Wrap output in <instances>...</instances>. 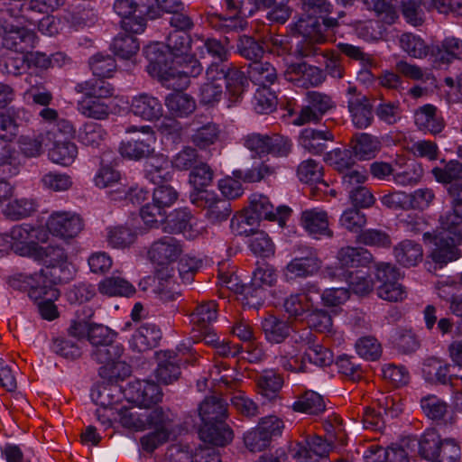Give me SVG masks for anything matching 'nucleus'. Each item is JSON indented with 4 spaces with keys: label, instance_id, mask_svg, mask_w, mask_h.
Instances as JSON below:
<instances>
[{
    "label": "nucleus",
    "instance_id": "f257e3e1",
    "mask_svg": "<svg viewBox=\"0 0 462 462\" xmlns=\"http://www.w3.org/2000/svg\"><path fill=\"white\" fill-rule=\"evenodd\" d=\"M152 47L147 51V72L157 78L162 85L175 90H183L189 86L190 78L199 76L203 70L199 60L190 53L185 59H175L167 63L166 56Z\"/></svg>",
    "mask_w": 462,
    "mask_h": 462
},
{
    "label": "nucleus",
    "instance_id": "f03ea898",
    "mask_svg": "<svg viewBox=\"0 0 462 462\" xmlns=\"http://www.w3.org/2000/svg\"><path fill=\"white\" fill-rule=\"evenodd\" d=\"M77 93L83 94L78 101V111L88 118L106 120L113 113L112 102L108 99L114 95L115 88L106 80L90 79L75 86Z\"/></svg>",
    "mask_w": 462,
    "mask_h": 462
},
{
    "label": "nucleus",
    "instance_id": "7ed1b4c3",
    "mask_svg": "<svg viewBox=\"0 0 462 462\" xmlns=\"http://www.w3.org/2000/svg\"><path fill=\"white\" fill-rule=\"evenodd\" d=\"M301 16L290 25L292 33H311L318 40L324 33L334 32L339 26L337 19L328 17L332 5L328 0H301Z\"/></svg>",
    "mask_w": 462,
    "mask_h": 462
},
{
    "label": "nucleus",
    "instance_id": "20e7f679",
    "mask_svg": "<svg viewBox=\"0 0 462 462\" xmlns=\"http://www.w3.org/2000/svg\"><path fill=\"white\" fill-rule=\"evenodd\" d=\"M208 79H224L226 91L224 99L227 108L239 106L245 97L250 82L244 71L232 64L211 63L207 69Z\"/></svg>",
    "mask_w": 462,
    "mask_h": 462
},
{
    "label": "nucleus",
    "instance_id": "39448f33",
    "mask_svg": "<svg viewBox=\"0 0 462 462\" xmlns=\"http://www.w3.org/2000/svg\"><path fill=\"white\" fill-rule=\"evenodd\" d=\"M336 108L337 103L330 95L318 90H308L304 96V105L296 115L292 124L299 126L319 124L323 116Z\"/></svg>",
    "mask_w": 462,
    "mask_h": 462
},
{
    "label": "nucleus",
    "instance_id": "423d86ee",
    "mask_svg": "<svg viewBox=\"0 0 462 462\" xmlns=\"http://www.w3.org/2000/svg\"><path fill=\"white\" fill-rule=\"evenodd\" d=\"M155 371L156 378L163 384H171L180 375V363L193 365L197 357L192 347L185 343L177 346V352L163 351Z\"/></svg>",
    "mask_w": 462,
    "mask_h": 462
},
{
    "label": "nucleus",
    "instance_id": "0eeeda50",
    "mask_svg": "<svg viewBox=\"0 0 462 462\" xmlns=\"http://www.w3.org/2000/svg\"><path fill=\"white\" fill-rule=\"evenodd\" d=\"M115 13L121 17L123 31L133 33H142L147 25V16L152 7L138 5L134 0H116L113 5Z\"/></svg>",
    "mask_w": 462,
    "mask_h": 462
},
{
    "label": "nucleus",
    "instance_id": "6e6552de",
    "mask_svg": "<svg viewBox=\"0 0 462 462\" xmlns=\"http://www.w3.org/2000/svg\"><path fill=\"white\" fill-rule=\"evenodd\" d=\"M190 202L206 210V217L211 223L226 220L231 214V203L221 199L213 191L207 189L194 190L189 195Z\"/></svg>",
    "mask_w": 462,
    "mask_h": 462
},
{
    "label": "nucleus",
    "instance_id": "1a4fd4ad",
    "mask_svg": "<svg viewBox=\"0 0 462 462\" xmlns=\"http://www.w3.org/2000/svg\"><path fill=\"white\" fill-rule=\"evenodd\" d=\"M66 0H13L5 12L12 17H23L34 23L33 14H48L58 10Z\"/></svg>",
    "mask_w": 462,
    "mask_h": 462
},
{
    "label": "nucleus",
    "instance_id": "9d476101",
    "mask_svg": "<svg viewBox=\"0 0 462 462\" xmlns=\"http://www.w3.org/2000/svg\"><path fill=\"white\" fill-rule=\"evenodd\" d=\"M192 40L189 32L172 31L166 37L165 44L153 43L144 48L143 52L147 59V51L152 47H157L159 51L166 56L167 63L175 59H185L191 52Z\"/></svg>",
    "mask_w": 462,
    "mask_h": 462
},
{
    "label": "nucleus",
    "instance_id": "9b49d317",
    "mask_svg": "<svg viewBox=\"0 0 462 462\" xmlns=\"http://www.w3.org/2000/svg\"><path fill=\"white\" fill-rule=\"evenodd\" d=\"M31 120L30 112L23 106H10L0 112V142L13 143L19 134L20 127Z\"/></svg>",
    "mask_w": 462,
    "mask_h": 462
},
{
    "label": "nucleus",
    "instance_id": "f8f14e48",
    "mask_svg": "<svg viewBox=\"0 0 462 462\" xmlns=\"http://www.w3.org/2000/svg\"><path fill=\"white\" fill-rule=\"evenodd\" d=\"M286 79L298 88H315L321 85L326 75L321 69L306 62L291 63L286 69Z\"/></svg>",
    "mask_w": 462,
    "mask_h": 462
},
{
    "label": "nucleus",
    "instance_id": "ddd939ff",
    "mask_svg": "<svg viewBox=\"0 0 462 462\" xmlns=\"http://www.w3.org/2000/svg\"><path fill=\"white\" fill-rule=\"evenodd\" d=\"M182 251L180 241L173 236H165L151 245L148 257L155 264L169 265L180 258Z\"/></svg>",
    "mask_w": 462,
    "mask_h": 462
},
{
    "label": "nucleus",
    "instance_id": "4468645a",
    "mask_svg": "<svg viewBox=\"0 0 462 462\" xmlns=\"http://www.w3.org/2000/svg\"><path fill=\"white\" fill-rule=\"evenodd\" d=\"M423 240L425 243L434 244L435 247L432 249L430 256L436 263L444 265L459 257V250L457 245L462 241H454L452 238H448V236L442 233L433 235L430 232L423 233Z\"/></svg>",
    "mask_w": 462,
    "mask_h": 462
},
{
    "label": "nucleus",
    "instance_id": "2eb2a0df",
    "mask_svg": "<svg viewBox=\"0 0 462 462\" xmlns=\"http://www.w3.org/2000/svg\"><path fill=\"white\" fill-rule=\"evenodd\" d=\"M420 408L424 415L436 425H453L456 415L450 406L441 398L434 394H429L420 399Z\"/></svg>",
    "mask_w": 462,
    "mask_h": 462
},
{
    "label": "nucleus",
    "instance_id": "dca6fc26",
    "mask_svg": "<svg viewBox=\"0 0 462 462\" xmlns=\"http://www.w3.org/2000/svg\"><path fill=\"white\" fill-rule=\"evenodd\" d=\"M125 394L132 402L145 408L160 402L162 396L158 384L140 380L130 382L125 390Z\"/></svg>",
    "mask_w": 462,
    "mask_h": 462
},
{
    "label": "nucleus",
    "instance_id": "f3484780",
    "mask_svg": "<svg viewBox=\"0 0 462 462\" xmlns=\"http://www.w3.org/2000/svg\"><path fill=\"white\" fill-rule=\"evenodd\" d=\"M47 227L53 236L69 239L78 236L83 228V223L78 215L54 212L47 221Z\"/></svg>",
    "mask_w": 462,
    "mask_h": 462
},
{
    "label": "nucleus",
    "instance_id": "a211bd4d",
    "mask_svg": "<svg viewBox=\"0 0 462 462\" xmlns=\"http://www.w3.org/2000/svg\"><path fill=\"white\" fill-rule=\"evenodd\" d=\"M37 42V34L25 27L12 26L8 31H5L2 39V44L5 49L20 54H26L32 51Z\"/></svg>",
    "mask_w": 462,
    "mask_h": 462
},
{
    "label": "nucleus",
    "instance_id": "6ab92c4d",
    "mask_svg": "<svg viewBox=\"0 0 462 462\" xmlns=\"http://www.w3.org/2000/svg\"><path fill=\"white\" fill-rule=\"evenodd\" d=\"M60 295V291L51 285L34 287L30 292V298L38 302L37 307L41 317L49 321L56 319L60 315L54 303Z\"/></svg>",
    "mask_w": 462,
    "mask_h": 462
},
{
    "label": "nucleus",
    "instance_id": "aec40b11",
    "mask_svg": "<svg viewBox=\"0 0 462 462\" xmlns=\"http://www.w3.org/2000/svg\"><path fill=\"white\" fill-rule=\"evenodd\" d=\"M130 111L143 120L154 122L163 116V106L158 97L141 93L132 98Z\"/></svg>",
    "mask_w": 462,
    "mask_h": 462
},
{
    "label": "nucleus",
    "instance_id": "412c9836",
    "mask_svg": "<svg viewBox=\"0 0 462 462\" xmlns=\"http://www.w3.org/2000/svg\"><path fill=\"white\" fill-rule=\"evenodd\" d=\"M335 136L331 130L304 128L299 135V144L313 155H321L328 148V142H334Z\"/></svg>",
    "mask_w": 462,
    "mask_h": 462
},
{
    "label": "nucleus",
    "instance_id": "4be33fe9",
    "mask_svg": "<svg viewBox=\"0 0 462 462\" xmlns=\"http://www.w3.org/2000/svg\"><path fill=\"white\" fill-rule=\"evenodd\" d=\"M332 278L345 281L353 293L359 296L369 294L374 288V282L370 275L362 270H343L342 268H335L329 273Z\"/></svg>",
    "mask_w": 462,
    "mask_h": 462
},
{
    "label": "nucleus",
    "instance_id": "5701e85b",
    "mask_svg": "<svg viewBox=\"0 0 462 462\" xmlns=\"http://www.w3.org/2000/svg\"><path fill=\"white\" fill-rule=\"evenodd\" d=\"M300 223L304 229L317 239L322 236L331 238L333 231L329 228L328 213L319 208L306 209L301 212Z\"/></svg>",
    "mask_w": 462,
    "mask_h": 462
},
{
    "label": "nucleus",
    "instance_id": "b1692460",
    "mask_svg": "<svg viewBox=\"0 0 462 462\" xmlns=\"http://www.w3.org/2000/svg\"><path fill=\"white\" fill-rule=\"evenodd\" d=\"M452 208L439 217V228L442 234L454 241H462V197L457 194L452 199Z\"/></svg>",
    "mask_w": 462,
    "mask_h": 462
},
{
    "label": "nucleus",
    "instance_id": "393cba45",
    "mask_svg": "<svg viewBox=\"0 0 462 462\" xmlns=\"http://www.w3.org/2000/svg\"><path fill=\"white\" fill-rule=\"evenodd\" d=\"M196 218L187 208L174 209L165 218L163 231L169 234H183L188 237L195 235Z\"/></svg>",
    "mask_w": 462,
    "mask_h": 462
},
{
    "label": "nucleus",
    "instance_id": "a878e982",
    "mask_svg": "<svg viewBox=\"0 0 462 462\" xmlns=\"http://www.w3.org/2000/svg\"><path fill=\"white\" fill-rule=\"evenodd\" d=\"M347 109L356 128L365 129L374 122L373 105L366 96L348 98Z\"/></svg>",
    "mask_w": 462,
    "mask_h": 462
},
{
    "label": "nucleus",
    "instance_id": "bb28decb",
    "mask_svg": "<svg viewBox=\"0 0 462 462\" xmlns=\"http://www.w3.org/2000/svg\"><path fill=\"white\" fill-rule=\"evenodd\" d=\"M199 435L203 442L217 447H224L233 439V430L222 420L202 422Z\"/></svg>",
    "mask_w": 462,
    "mask_h": 462
},
{
    "label": "nucleus",
    "instance_id": "cd10ccee",
    "mask_svg": "<svg viewBox=\"0 0 462 462\" xmlns=\"http://www.w3.org/2000/svg\"><path fill=\"white\" fill-rule=\"evenodd\" d=\"M160 328L151 322L142 323L135 330L130 340L133 349L145 352L156 347L162 339Z\"/></svg>",
    "mask_w": 462,
    "mask_h": 462
},
{
    "label": "nucleus",
    "instance_id": "c85d7f7f",
    "mask_svg": "<svg viewBox=\"0 0 462 462\" xmlns=\"http://www.w3.org/2000/svg\"><path fill=\"white\" fill-rule=\"evenodd\" d=\"M414 122L420 131L438 134L445 127L441 116L438 115V108L431 104L420 106L414 113Z\"/></svg>",
    "mask_w": 462,
    "mask_h": 462
},
{
    "label": "nucleus",
    "instance_id": "c756f323",
    "mask_svg": "<svg viewBox=\"0 0 462 462\" xmlns=\"http://www.w3.org/2000/svg\"><path fill=\"white\" fill-rule=\"evenodd\" d=\"M274 360L285 371L295 373L306 372L303 356H300V350L297 345L291 341L282 343L278 347Z\"/></svg>",
    "mask_w": 462,
    "mask_h": 462
},
{
    "label": "nucleus",
    "instance_id": "7c9ffc66",
    "mask_svg": "<svg viewBox=\"0 0 462 462\" xmlns=\"http://www.w3.org/2000/svg\"><path fill=\"white\" fill-rule=\"evenodd\" d=\"M249 4L254 5L250 9L248 15H253L256 10L271 9L267 14V19L275 23L284 24L292 14V9L289 6L290 0H247Z\"/></svg>",
    "mask_w": 462,
    "mask_h": 462
},
{
    "label": "nucleus",
    "instance_id": "2f4dec72",
    "mask_svg": "<svg viewBox=\"0 0 462 462\" xmlns=\"http://www.w3.org/2000/svg\"><path fill=\"white\" fill-rule=\"evenodd\" d=\"M348 147L357 160L365 161L376 156L381 149V142L367 133H357L352 136Z\"/></svg>",
    "mask_w": 462,
    "mask_h": 462
},
{
    "label": "nucleus",
    "instance_id": "473e14b6",
    "mask_svg": "<svg viewBox=\"0 0 462 462\" xmlns=\"http://www.w3.org/2000/svg\"><path fill=\"white\" fill-rule=\"evenodd\" d=\"M264 338L270 344H282L291 335V326L288 320L268 315L261 321Z\"/></svg>",
    "mask_w": 462,
    "mask_h": 462
},
{
    "label": "nucleus",
    "instance_id": "72a5a7b5",
    "mask_svg": "<svg viewBox=\"0 0 462 462\" xmlns=\"http://www.w3.org/2000/svg\"><path fill=\"white\" fill-rule=\"evenodd\" d=\"M173 166L165 157L157 156L146 162L143 174L150 182L159 185L165 184L172 180Z\"/></svg>",
    "mask_w": 462,
    "mask_h": 462
},
{
    "label": "nucleus",
    "instance_id": "f704fd0d",
    "mask_svg": "<svg viewBox=\"0 0 462 462\" xmlns=\"http://www.w3.org/2000/svg\"><path fill=\"white\" fill-rule=\"evenodd\" d=\"M338 268L343 270L367 267L373 261V254L364 247L346 246L337 253Z\"/></svg>",
    "mask_w": 462,
    "mask_h": 462
},
{
    "label": "nucleus",
    "instance_id": "c9c22d12",
    "mask_svg": "<svg viewBox=\"0 0 462 462\" xmlns=\"http://www.w3.org/2000/svg\"><path fill=\"white\" fill-rule=\"evenodd\" d=\"M143 430H164L172 433L173 417L169 409L155 407L141 412Z\"/></svg>",
    "mask_w": 462,
    "mask_h": 462
},
{
    "label": "nucleus",
    "instance_id": "e433bc0d",
    "mask_svg": "<svg viewBox=\"0 0 462 462\" xmlns=\"http://www.w3.org/2000/svg\"><path fill=\"white\" fill-rule=\"evenodd\" d=\"M396 262L406 268L418 265L423 257V250L419 243L405 239L393 247Z\"/></svg>",
    "mask_w": 462,
    "mask_h": 462
},
{
    "label": "nucleus",
    "instance_id": "4c0bfd02",
    "mask_svg": "<svg viewBox=\"0 0 462 462\" xmlns=\"http://www.w3.org/2000/svg\"><path fill=\"white\" fill-rule=\"evenodd\" d=\"M455 368L456 365L442 362L436 357H430L423 363L422 373L427 381L450 385L452 383L451 370Z\"/></svg>",
    "mask_w": 462,
    "mask_h": 462
},
{
    "label": "nucleus",
    "instance_id": "58836bf2",
    "mask_svg": "<svg viewBox=\"0 0 462 462\" xmlns=\"http://www.w3.org/2000/svg\"><path fill=\"white\" fill-rule=\"evenodd\" d=\"M208 25L220 33L239 32L246 26V21L240 14L223 15L217 13L208 14Z\"/></svg>",
    "mask_w": 462,
    "mask_h": 462
},
{
    "label": "nucleus",
    "instance_id": "ea45409f",
    "mask_svg": "<svg viewBox=\"0 0 462 462\" xmlns=\"http://www.w3.org/2000/svg\"><path fill=\"white\" fill-rule=\"evenodd\" d=\"M221 134L220 125L213 121H208L194 129L190 140L199 149L206 150L220 140Z\"/></svg>",
    "mask_w": 462,
    "mask_h": 462
},
{
    "label": "nucleus",
    "instance_id": "a19ab883",
    "mask_svg": "<svg viewBox=\"0 0 462 462\" xmlns=\"http://www.w3.org/2000/svg\"><path fill=\"white\" fill-rule=\"evenodd\" d=\"M430 55L443 63H449L453 60L462 59V39L455 36H447L439 44L431 46Z\"/></svg>",
    "mask_w": 462,
    "mask_h": 462
},
{
    "label": "nucleus",
    "instance_id": "79ce46f5",
    "mask_svg": "<svg viewBox=\"0 0 462 462\" xmlns=\"http://www.w3.org/2000/svg\"><path fill=\"white\" fill-rule=\"evenodd\" d=\"M199 412L202 422L225 421L227 418V402L218 396L207 397L200 403Z\"/></svg>",
    "mask_w": 462,
    "mask_h": 462
},
{
    "label": "nucleus",
    "instance_id": "37998d69",
    "mask_svg": "<svg viewBox=\"0 0 462 462\" xmlns=\"http://www.w3.org/2000/svg\"><path fill=\"white\" fill-rule=\"evenodd\" d=\"M153 151L149 139L141 137L123 140L118 147V152L122 157L133 161L147 158Z\"/></svg>",
    "mask_w": 462,
    "mask_h": 462
},
{
    "label": "nucleus",
    "instance_id": "c03bdc74",
    "mask_svg": "<svg viewBox=\"0 0 462 462\" xmlns=\"http://www.w3.org/2000/svg\"><path fill=\"white\" fill-rule=\"evenodd\" d=\"M28 252L35 260L42 262L45 268L68 260L65 250L60 246L51 245L41 246L32 243L28 246Z\"/></svg>",
    "mask_w": 462,
    "mask_h": 462
},
{
    "label": "nucleus",
    "instance_id": "a18cd8bd",
    "mask_svg": "<svg viewBox=\"0 0 462 462\" xmlns=\"http://www.w3.org/2000/svg\"><path fill=\"white\" fill-rule=\"evenodd\" d=\"M98 291L108 297H131L136 291L134 286L125 278L110 276L99 282Z\"/></svg>",
    "mask_w": 462,
    "mask_h": 462
},
{
    "label": "nucleus",
    "instance_id": "49530a36",
    "mask_svg": "<svg viewBox=\"0 0 462 462\" xmlns=\"http://www.w3.org/2000/svg\"><path fill=\"white\" fill-rule=\"evenodd\" d=\"M135 34L125 31L118 33L111 44L114 54L122 60H130L134 56L140 49V42Z\"/></svg>",
    "mask_w": 462,
    "mask_h": 462
},
{
    "label": "nucleus",
    "instance_id": "de8ad7c7",
    "mask_svg": "<svg viewBox=\"0 0 462 462\" xmlns=\"http://www.w3.org/2000/svg\"><path fill=\"white\" fill-rule=\"evenodd\" d=\"M38 278H40L42 285H51L52 288H56V284L68 282L72 278L70 264L66 260L42 269L38 273Z\"/></svg>",
    "mask_w": 462,
    "mask_h": 462
},
{
    "label": "nucleus",
    "instance_id": "09e8293b",
    "mask_svg": "<svg viewBox=\"0 0 462 462\" xmlns=\"http://www.w3.org/2000/svg\"><path fill=\"white\" fill-rule=\"evenodd\" d=\"M265 51L264 42L253 36L241 35L237 40V53L251 63L262 60Z\"/></svg>",
    "mask_w": 462,
    "mask_h": 462
},
{
    "label": "nucleus",
    "instance_id": "8fccbe9b",
    "mask_svg": "<svg viewBox=\"0 0 462 462\" xmlns=\"http://www.w3.org/2000/svg\"><path fill=\"white\" fill-rule=\"evenodd\" d=\"M218 304L216 300H210L202 301L196 306L190 314V322L195 328H205L211 326L217 318Z\"/></svg>",
    "mask_w": 462,
    "mask_h": 462
},
{
    "label": "nucleus",
    "instance_id": "3c124183",
    "mask_svg": "<svg viewBox=\"0 0 462 462\" xmlns=\"http://www.w3.org/2000/svg\"><path fill=\"white\" fill-rule=\"evenodd\" d=\"M321 267V260L299 259L294 257L286 265L285 275L288 280L307 278L314 275Z\"/></svg>",
    "mask_w": 462,
    "mask_h": 462
},
{
    "label": "nucleus",
    "instance_id": "603ef678",
    "mask_svg": "<svg viewBox=\"0 0 462 462\" xmlns=\"http://www.w3.org/2000/svg\"><path fill=\"white\" fill-rule=\"evenodd\" d=\"M292 410L296 412L310 415H319L326 410L323 397L316 392L306 391L300 395L292 404Z\"/></svg>",
    "mask_w": 462,
    "mask_h": 462
},
{
    "label": "nucleus",
    "instance_id": "864d4df0",
    "mask_svg": "<svg viewBox=\"0 0 462 462\" xmlns=\"http://www.w3.org/2000/svg\"><path fill=\"white\" fill-rule=\"evenodd\" d=\"M296 35V33H293ZM301 36V39L297 42L294 50V55L299 59H308L322 56L325 51L319 47L320 43L327 41L328 33H324L323 40H318L316 36L311 33H297Z\"/></svg>",
    "mask_w": 462,
    "mask_h": 462
},
{
    "label": "nucleus",
    "instance_id": "5fc2aeb1",
    "mask_svg": "<svg viewBox=\"0 0 462 462\" xmlns=\"http://www.w3.org/2000/svg\"><path fill=\"white\" fill-rule=\"evenodd\" d=\"M180 91L168 95L165 105L174 116L187 117L194 112L196 103L193 97Z\"/></svg>",
    "mask_w": 462,
    "mask_h": 462
},
{
    "label": "nucleus",
    "instance_id": "6e6d98bb",
    "mask_svg": "<svg viewBox=\"0 0 462 462\" xmlns=\"http://www.w3.org/2000/svg\"><path fill=\"white\" fill-rule=\"evenodd\" d=\"M442 440L436 430H426L418 439L419 455L429 461L435 462Z\"/></svg>",
    "mask_w": 462,
    "mask_h": 462
},
{
    "label": "nucleus",
    "instance_id": "4d7b16f0",
    "mask_svg": "<svg viewBox=\"0 0 462 462\" xmlns=\"http://www.w3.org/2000/svg\"><path fill=\"white\" fill-rule=\"evenodd\" d=\"M136 239L137 233L129 226H116L106 228V241L113 248H128L134 244Z\"/></svg>",
    "mask_w": 462,
    "mask_h": 462
},
{
    "label": "nucleus",
    "instance_id": "13d9d810",
    "mask_svg": "<svg viewBox=\"0 0 462 462\" xmlns=\"http://www.w3.org/2000/svg\"><path fill=\"white\" fill-rule=\"evenodd\" d=\"M107 135L104 127L95 122L85 123L79 130L78 141L85 146L98 148Z\"/></svg>",
    "mask_w": 462,
    "mask_h": 462
},
{
    "label": "nucleus",
    "instance_id": "bf43d9fd",
    "mask_svg": "<svg viewBox=\"0 0 462 462\" xmlns=\"http://www.w3.org/2000/svg\"><path fill=\"white\" fill-rule=\"evenodd\" d=\"M442 166L434 167L431 174L439 183L451 184L457 181H462V162L457 160L441 162Z\"/></svg>",
    "mask_w": 462,
    "mask_h": 462
},
{
    "label": "nucleus",
    "instance_id": "052dcab7",
    "mask_svg": "<svg viewBox=\"0 0 462 462\" xmlns=\"http://www.w3.org/2000/svg\"><path fill=\"white\" fill-rule=\"evenodd\" d=\"M391 338L393 346L402 354L414 353L420 346V339L411 329L398 328Z\"/></svg>",
    "mask_w": 462,
    "mask_h": 462
},
{
    "label": "nucleus",
    "instance_id": "680f3d73",
    "mask_svg": "<svg viewBox=\"0 0 462 462\" xmlns=\"http://www.w3.org/2000/svg\"><path fill=\"white\" fill-rule=\"evenodd\" d=\"M297 176L301 182L318 183L324 188H328V184L322 180L323 167L320 162L314 159L302 161L297 168Z\"/></svg>",
    "mask_w": 462,
    "mask_h": 462
},
{
    "label": "nucleus",
    "instance_id": "e2e57ef3",
    "mask_svg": "<svg viewBox=\"0 0 462 462\" xmlns=\"http://www.w3.org/2000/svg\"><path fill=\"white\" fill-rule=\"evenodd\" d=\"M350 148H336L324 156V161L337 171L342 173L350 169L356 164V158L352 152Z\"/></svg>",
    "mask_w": 462,
    "mask_h": 462
},
{
    "label": "nucleus",
    "instance_id": "0e129e2a",
    "mask_svg": "<svg viewBox=\"0 0 462 462\" xmlns=\"http://www.w3.org/2000/svg\"><path fill=\"white\" fill-rule=\"evenodd\" d=\"M78 156V147L70 141L55 142L53 147L49 151L50 159L62 166H69Z\"/></svg>",
    "mask_w": 462,
    "mask_h": 462
},
{
    "label": "nucleus",
    "instance_id": "69168bd1",
    "mask_svg": "<svg viewBox=\"0 0 462 462\" xmlns=\"http://www.w3.org/2000/svg\"><path fill=\"white\" fill-rule=\"evenodd\" d=\"M131 373V365L122 361L121 358L113 361L108 365H101L98 369L99 376L111 384L125 380L130 376Z\"/></svg>",
    "mask_w": 462,
    "mask_h": 462
},
{
    "label": "nucleus",
    "instance_id": "338daca9",
    "mask_svg": "<svg viewBox=\"0 0 462 462\" xmlns=\"http://www.w3.org/2000/svg\"><path fill=\"white\" fill-rule=\"evenodd\" d=\"M124 350V346L115 340L112 341V343H107L92 349L90 357L93 361L101 365H108V364L113 361L121 358Z\"/></svg>",
    "mask_w": 462,
    "mask_h": 462
},
{
    "label": "nucleus",
    "instance_id": "774afa93",
    "mask_svg": "<svg viewBox=\"0 0 462 462\" xmlns=\"http://www.w3.org/2000/svg\"><path fill=\"white\" fill-rule=\"evenodd\" d=\"M251 252L263 259L274 255L275 248L269 236L261 230H256L248 241Z\"/></svg>",
    "mask_w": 462,
    "mask_h": 462
}]
</instances>
